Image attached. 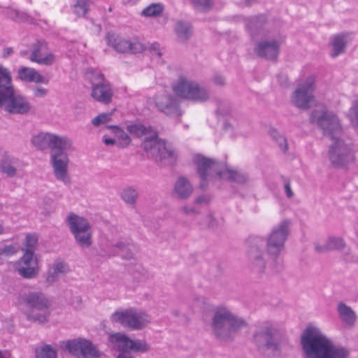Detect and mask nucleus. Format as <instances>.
I'll list each match as a JSON object with an SVG mask.
<instances>
[{"label": "nucleus", "mask_w": 358, "mask_h": 358, "mask_svg": "<svg viewBox=\"0 0 358 358\" xmlns=\"http://www.w3.org/2000/svg\"><path fill=\"white\" fill-rule=\"evenodd\" d=\"M301 344L303 358H347L349 352L336 347L318 328L308 327L302 334Z\"/></svg>", "instance_id": "nucleus-4"}, {"label": "nucleus", "mask_w": 358, "mask_h": 358, "mask_svg": "<svg viewBox=\"0 0 358 358\" xmlns=\"http://www.w3.org/2000/svg\"><path fill=\"white\" fill-rule=\"evenodd\" d=\"M315 77L308 76L305 80L300 82L292 95L293 105L299 108L308 109L314 100Z\"/></svg>", "instance_id": "nucleus-14"}, {"label": "nucleus", "mask_w": 358, "mask_h": 358, "mask_svg": "<svg viewBox=\"0 0 358 358\" xmlns=\"http://www.w3.org/2000/svg\"><path fill=\"white\" fill-rule=\"evenodd\" d=\"M31 143L41 150L50 148V162L54 176L64 185H70L71 180L69 173L70 159L68 152L74 150L72 140L66 136L39 132L32 136Z\"/></svg>", "instance_id": "nucleus-3"}, {"label": "nucleus", "mask_w": 358, "mask_h": 358, "mask_svg": "<svg viewBox=\"0 0 358 358\" xmlns=\"http://www.w3.org/2000/svg\"><path fill=\"white\" fill-rule=\"evenodd\" d=\"M38 239L36 236L34 234H27L24 240V248H22L24 252L34 253L35 249L37 246Z\"/></svg>", "instance_id": "nucleus-40"}, {"label": "nucleus", "mask_w": 358, "mask_h": 358, "mask_svg": "<svg viewBox=\"0 0 358 358\" xmlns=\"http://www.w3.org/2000/svg\"><path fill=\"white\" fill-rule=\"evenodd\" d=\"M182 211L187 215H193L196 213V210L193 207L184 206L182 208Z\"/></svg>", "instance_id": "nucleus-57"}, {"label": "nucleus", "mask_w": 358, "mask_h": 358, "mask_svg": "<svg viewBox=\"0 0 358 358\" xmlns=\"http://www.w3.org/2000/svg\"><path fill=\"white\" fill-rule=\"evenodd\" d=\"M48 90L42 87H37L34 91V95L38 98H43L46 96Z\"/></svg>", "instance_id": "nucleus-52"}, {"label": "nucleus", "mask_w": 358, "mask_h": 358, "mask_svg": "<svg viewBox=\"0 0 358 358\" xmlns=\"http://www.w3.org/2000/svg\"><path fill=\"white\" fill-rule=\"evenodd\" d=\"M150 50L153 56L156 55L158 57H160L162 55L161 50L159 48V45L157 43H152L150 45Z\"/></svg>", "instance_id": "nucleus-51"}, {"label": "nucleus", "mask_w": 358, "mask_h": 358, "mask_svg": "<svg viewBox=\"0 0 358 358\" xmlns=\"http://www.w3.org/2000/svg\"><path fill=\"white\" fill-rule=\"evenodd\" d=\"M192 309L194 311H205L210 308L209 300L203 296H196L192 301Z\"/></svg>", "instance_id": "nucleus-37"}, {"label": "nucleus", "mask_w": 358, "mask_h": 358, "mask_svg": "<svg viewBox=\"0 0 358 358\" xmlns=\"http://www.w3.org/2000/svg\"><path fill=\"white\" fill-rule=\"evenodd\" d=\"M13 85L11 72L8 69L0 64V93Z\"/></svg>", "instance_id": "nucleus-32"}, {"label": "nucleus", "mask_w": 358, "mask_h": 358, "mask_svg": "<svg viewBox=\"0 0 358 358\" xmlns=\"http://www.w3.org/2000/svg\"><path fill=\"white\" fill-rule=\"evenodd\" d=\"M111 116L112 113H101L92 120V123L94 126L99 127L102 124L109 122L111 120Z\"/></svg>", "instance_id": "nucleus-46"}, {"label": "nucleus", "mask_w": 358, "mask_h": 358, "mask_svg": "<svg viewBox=\"0 0 358 358\" xmlns=\"http://www.w3.org/2000/svg\"><path fill=\"white\" fill-rule=\"evenodd\" d=\"M338 311L341 320L348 325L352 326L356 321L355 313L352 308L343 303L338 305Z\"/></svg>", "instance_id": "nucleus-28"}, {"label": "nucleus", "mask_w": 358, "mask_h": 358, "mask_svg": "<svg viewBox=\"0 0 358 358\" xmlns=\"http://www.w3.org/2000/svg\"><path fill=\"white\" fill-rule=\"evenodd\" d=\"M150 349V347L145 341L131 338L129 352L144 353L148 352Z\"/></svg>", "instance_id": "nucleus-36"}, {"label": "nucleus", "mask_w": 358, "mask_h": 358, "mask_svg": "<svg viewBox=\"0 0 358 358\" xmlns=\"http://www.w3.org/2000/svg\"><path fill=\"white\" fill-rule=\"evenodd\" d=\"M348 117L353 127L358 133V101L353 103L348 112Z\"/></svg>", "instance_id": "nucleus-45"}, {"label": "nucleus", "mask_w": 358, "mask_h": 358, "mask_svg": "<svg viewBox=\"0 0 358 358\" xmlns=\"http://www.w3.org/2000/svg\"><path fill=\"white\" fill-rule=\"evenodd\" d=\"M172 89L179 98L192 102H206L210 97L207 87L185 76H180L173 83Z\"/></svg>", "instance_id": "nucleus-8"}, {"label": "nucleus", "mask_w": 358, "mask_h": 358, "mask_svg": "<svg viewBox=\"0 0 358 358\" xmlns=\"http://www.w3.org/2000/svg\"><path fill=\"white\" fill-rule=\"evenodd\" d=\"M210 198L207 195H201L195 199L196 204H206L209 202Z\"/></svg>", "instance_id": "nucleus-53"}, {"label": "nucleus", "mask_w": 358, "mask_h": 358, "mask_svg": "<svg viewBox=\"0 0 358 358\" xmlns=\"http://www.w3.org/2000/svg\"><path fill=\"white\" fill-rule=\"evenodd\" d=\"M17 78L26 83L36 84L45 83V78L34 68L22 66L17 71Z\"/></svg>", "instance_id": "nucleus-24"}, {"label": "nucleus", "mask_w": 358, "mask_h": 358, "mask_svg": "<svg viewBox=\"0 0 358 358\" xmlns=\"http://www.w3.org/2000/svg\"><path fill=\"white\" fill-rule=\"evenodd\" d=\"M110 319L123 327L134 331L145 329L151 321L150 316L146 312L134 308L116 311L111 315Z\"/></svg>", "instance_id": "nucleus-12"}, {"label": "nucleus", "mask_w": 358, "mask_h": 358, "mask_svg": "<svg viewBox=\"0 0 358 358\" xmlns=\"http://www.w3.org/2000/svg\"><path fill=\"white\" fill-rule=\"evenodd\" d=\"M269 134L271 138L278 143L281 150L286 152L287 150V143L285 138L275 129H271Z\"/></svg>", "instance_id": "nucleus-42"}, {"label": "nucleus", "mask_w": 358, "mask_h": 358, "mask_svg": "<svg viewBox=\"0 0 358 358\" xmlns=\"http://www.w3.org/2000/svg\"><path fill=\"white\" fill-rule=\"evenodd\" d=\"M178 37L181 40H187L192 34L191 26L189 23L178 22L175 27Z\"/></svg>", "instance_id": "nucleus-35"}, {"label": "nucleus", "mask_w": 358, "mask_h": 358, "mask_svg": "<svg viewBox=\"0 0 358 358\" xmlns=\"http://www.w3.org/2000/svg\"><path fill=\"white\" fill-rule=\"evenodd\" d=\"M19 251V248L16 245H4L0 248V262H3L6 259L16 255Z\"/></svg>", "instance_id": "nucleus-39"}, {"label": "nucleus", "mask_w": 358, "mask_h": 358, "mask_svg": "<svg viewBox=\"0 0 358 358\" xmlns=\"http://www.w3.org/2000/svg\"><path fill=\"white\" fill-rule=\"evenodd\" d=\"M117 358H133L129 354H120Z\"/></svg>", "instance_id": "nucleus-60"}, {"label": "nucleus", "mask_w": 358, "mask_h": 358, "mask_svg": "<svg viewBox=\"0 0 358 358\" xmlns=\"http://www.w3.org/2000/svg\"><path fill=\"white\" fill-rule=\"evenodd\" d=\"M107 43L120 52L138 53L145 50L143 43L136 39L127 40L115 34H108Z\"/></svg>", "instance_id": "nucleus-17"}, {"label": "nucleus", "mask_w": 358, "mask_h": 358, "mask_svg": "<svg viewBox=\"0 0 358 358\" xmlns=\"http://www.w3.org/2000/svg\"><path fill=\"white\" fill-rule=\"evenodd\" d=\"M193 162L201 178V187H205L208 182L217 179L230 180L238 183L244 184L248 180L247 175L237 172L211 158L200 154L194 155Z\"/></svg>", "instance_id": "nucleus-6"}, {"label": "nucleus", "mask_w": 358, "mask_h": 358, "mask_svg": "<svg viewBox=\"0 0 358 358\" xmlns=\"http://www.w3.org/2000/svg\"><path fill=\"white\" fill-rule=\"evenodd\" d=\"M109 341L113 348L121 352L120 354H128L129 352L131 338L124 334L115 333L109 336Z\"/></svg>", "instance_id": "nucleus-26"}, {"label": "nucleus", "mask_w": 358, "mask_h": 358, "mask_svg": "<svg viewBox=\"0 0 358 358\" xmlns=\"http://www.w3.org/2000/svg\"><path fill=\"white\" fill-rule=\"evenodd\" d=\"M13 52V49L11 48H7L3 50V56L4 57H8Z\"/></svg>", "instance_id": "nucleus-59"}, {"label": "nucleus", "mask_w": 358, "mask_h": 358, "mask_svg": "<svg viewBox=\"0 0 358 358\" xmlns=\"http://www.w3.org/2000/svg\"><path fill=\"white\" fill-rule=\"evenodd\" d=\"M327 241L323 245L316 244L315 246V248L317 252H326L329 250V248H327Z\"/></svg>", "instance_id": "nucleus-54"}, {"label": "nucleus", "mask_w": 358, "mask_h": 358, "mask_svg": "<svg viewBox=\"0 0 358 358\" xmlns=\"http://www.w3.org/2000/svg\"><path fill=\"white\" fill-rule=\"evenodd\" d=\"M132 246L122 241H117L111 243V248L115 254L121 255L124 259L133 257Z\"/></svg>", "instance_id": "nucleus-29"}, {"label": "nucleus", "mask_w": 358, "mask_h": 358, "mask_svg": "<svg viewBox=\"0 0 358 358\" xmlns=\"http://www.w3.org/2000/svg\"><path fill=\"white\" fill-rule=\"evenodd\" d=\"M0 109L9 115H27L33 110L27 97L18 93L14 85L0 93Z\"/></svg>", "instance_id": "nucleus-11"}, {"label": "nucleus", "mask_w": 358, "mask_h": 358, "mask_svg": "<svg viewBox=\"0 0 358 358\" xmlns=\"http://www.w3.org/2000/svg\"><path fill=\"white\" fill-rule=\"evenodd\" d=\"M310 121L322 129L324 135L332 141L329 150V159L334 166H345L354 160L351 145L341 137L342 127L333 112L324 108L315 110L311 113Z\"/></svg>", "instance_id": "nucleus-2"}, {"label": "nucleus", "mask_w": 358, "mask_h": 358, "mask_svg": "<svg viewBox=\"0 0 358 358\" xmlns=\"http://www.w3.org/2000/svg\"><path fill=\"white\" fill-rule=\"evenodd\" d=\"M19 302L25 303L30 310L26 313L28 320L45 323L50 314V303L46 296L40 292H30L19 296Z\"/></svg>", "instance_id": "nucleus-10"}, {"label": "nucleus", "mask_w": 358, "mask_h": 358, "mask_svg": "<svg viewBox=\"0 0 358 358\" xmlns=\"http://www.w3.org/2000/svg\"><path fill=\"white\" fill-rule=\"evenodd\" d=\"M206 222L207 225L211 228H215L220 224V222L214 217V216L211 214H209L206 216Z\"/></svg>", "instance_id": "nucleus-50"}, {"label": "nucleus", "mask_w": 358, "mask_h": 358, "mask_svg": "<svg viewBox=\"0 0 358 358\" xmlns=\"http://www.w3.org/2000/svg\"><path fill=\"white\" fill-rule=\"evenodd\" d=\"M29 59L41 65L50 66L55 63L56 57L49 51L45 41H38L33 45Z\"/></svg>", "instance_id": "nucleus-19"}, {"label": "nucleus", "mask_w": 358, "mask_h": 358, "mask_svg": "<svg viewBox=\"0 0 358 358\" xmlns=\"http://www.w3.org/2000/svg\"><path fill=\"white\" fill-rule=\"evenodd\" d=\"M120 198L126 204L134 206L138 198V190L132 186L127 187L122 190Z\"/></svg>", "instance_id": "nucleus-30"}, {"label": "nucleus", "mask_w": 358, "mask_h": 358, "mask_svg": "<svg viewBox=\"0 0 358 358\" xmlns=\"http://www.w3.org/2000/svg\"><path fill=\"white\" fill-rule=\"evenodd\" d=\"M86 78L90 82L92 87L96 83H100L106 80L100 71L94 69H89L86 73Z\"/></svg>", "instance_id": "nucleus-41"}, {"label": "nucleus", "mask_w": 358, "mask_h": 358, "mask_svg": "<svg viewBox=\"0 0 358 358\" xmlns=\"http://www.w3.org/2000/svg\"><path fill=\"white\" fill-rule=\"evenodd\" d=\"M69 271V266L64 261L56 259L48 268L45 281L51 285L58 280L59 275L67 273Z\"/></svg>", "instance_id": "nucleus-21"}, {"label": "nucleus", "mask_w": 358, "mask_h": 358, "mask_svg": "<svg viewBox=\"0 0 358 358\" xmlns=\"http://www.w3.org/2000/svg\"><path fill=\"white\" fill-rule=\"evenodd\" d=\"M327 241V247L329 248V250H342L345 246V243L343 238L339 237H329Z\"/></svg>", "instance_id": "nucleus-44"}, {"label": "nucleus", "mask_w": 358, "mask_h": 358, "mask_svg": "<svg viewBox=\"0 0 358 358\" xmlns=\"http://www.w3.org/2000/svg\"><path fill=\"white\" fill-rule=\"evenodd\" d=\"M193 192V186L189 180L185 177H180L176 181L173 195L179 199H186L189 198Z\"/></svg>", "instance_id": "nucleus-22"}, {"label": "nucleus", "mask_w": 358, "mask_h": 358, "mask_svg": "<svg viewBox=\"0 0 358 358\" xmlns=\"http://www.w3.org/2000/svg\"><path fill=\"white\" fill-rule=\"evenodd\" d=\"M260 17H255L253 18L252 20H251V24L255 25L256 23L257 22V20L259 19Z\"/></svg>", "instance_id": "nucleus-61"}, {"label": "nucleus", "mask_w": 358, "mask_h": 358, "mask_svg": "<svg viewBox=\"0 0 358 358\" xmlns=\"http://www.w3.org/2000/svg\"><path fill=\"white\" fill-rule=\"evenodd\" d=\"M289 226L290 221L285 220L272 228L266 240L260 236L248 238V264L253 273H266L281 265Z\"/></svg>", "instance_id": "nucleus-1"}, {"label": "nucleus", "mask_w": 358, "mask_h": 358, "mask_svg": "<svg viewBox=\"0 0 358 358\" xmlns=\"http://www.w3.org/2000/svg\"><path fill=\"white\" fill-rule=\"evenodd\" d=\"M91 96L95 101L108 104L112 101L113 90L108 81L105 80L92 87Z\"/></svg>", "instance_id": "nucleus-20"}, {"label": "nucleus", "mask_w": 358, "mask_h": 358, "mask_svg": "<svg viewBox=\"0 0 358 358\" xmlns=\"http://www.w3.org/2000/svg\"><path fill=\"white\" fill-rule=\"evenodd\" d=\"M224 127L226 131H231L234 129L238 130L240 127V125L238 122H237L234 119L231 118L227 120L224 122Z\"/></svg>", "instance_id": "nucleus-49"}, {"label": "nucleus", "mask_w": 358, "mask_h": 358, "mask_svg": "<svg viewBox=\"0 0 358 358\" xmlns=\"http://www.w3.org/2000/svg\"><path fill=\"white\" fill-rule=\"evenodd\" d=\"M127 130L131 134L138 137H144L143 149L150 152L157 160L164 165L173 164L178 157V152L171 144L159 139L156 133L150 128H147L141 124H133L127 126Z\"/></svg>", "instance_id": "nucleus-5"}, {"label": "nucleus", "mask_w": 358, "mask_h": 358, "mask_svg": "<svg viewBox=\"0 0 358 358\" xmlns=\"http://www.w3.org/2000/svg\"><path fill=\"white\" fill-rule=\"evenodd\" d=\"M66 222L72 234L91 227L87 219L74 213H70L67 215Z\"/></svg>", "instance_id": "nucleus-23"}, {"label": "nucleus", "mask_w": 358, "mask_h": 358, "mask_svg": "<svg viewBox=\"0 0 358 358\" xmlns=\"http://www.w3.org/2000/svg\"><path fill=\"white\" fill-rule=\"evenodd\" d=\"M194 6L199 10H208L212 3V0H192Z\"/></svg>", "instance_id": "nucleus-48"}, {"label": "nucleus", "mask_w": 358, "mask_h": 358, "mask_svg": "<svg viewBox=\"0 0 358 358\" xmlns=\"http://www.w3.org/2000/svg\"><path fill=\"white\" fill-rule=\"evenodd\" d=\"M15 268L22 278H34L39 272L38 259L34 253L24 252L22 257L15 262Z\"/></svg>", "instance_id": "nucleus-16"}, {"label": "nucleus", "mask_w": 358, "mask_h": 358, "mask_svg": "<svg viewBox=\"0 0 358 358\" xmlns=\"http://www.w3.org/2000/svg\"><path fill=\"white\" fill-rule=\"evenodd\" d=\"M36 358H57V350L50 345L44 344L35 351Z\"/></svg>", "instance_id": "nucleus-34"}, {"label": "nucleus", "mask_w": 358, "mask_h": 358, "mask_svg": "<svg viewBox=\"0 0 358 358\" xmlns=\"http://www.w3.org/2000/svg\"><path fill=\"white\" fill-rule=\"evenodd\" d=\"M16 159L15 158L5 157L1 163V171L8 177H14L16 175Z\"/></svg>", "instance_id": "nucleus-33"}, {"label": "nucleus", "mask_w": 358, "mask_h": 358, "mask_svg": "<svg viewBox=\"0 0 358 358\" xmlns=\"http://www.w3.org/2000/svg\"><path fill=\"white\" fill-rule=\"evenodd\" d=\"M62 347L77 358H99L100 351L89 340L78 338L62 343Z\"/></svg>", "instance_id": "nucleus-15"}, {"label": "nucleus", "mask_w": 358, "mask_h": 358, "mask_svg": "<svg viewBox=\"0 0 358 358\" xmlns=\"http://www.w3.org/2000/svg\"><path fill=\"white\" fill-rule=\"evenodd\" d=\"M103 142L106 145H117L116 140L115 138H108L106 136H103Z\"/></svg>", "instance_id": "nucleus-55"}, {"label": "nucleus", "mask_w": 358, "mask_h": 358, "mask_svg": "<svg viewBox=\"0 0 358 358\" xmlns=\"http://www.w3.org/2000/svg\"><path fill=\"white\" fill-rule=\"evenodd\" d=\"M285 192L288 198H292L294 194L291 189L289 182H286L285 184Z\"/></svg>", "instance_id": "nucleus-56"}, {"label": "nucleus", "mask_w": 358, "mask_h": 358, "mask_svg": "<svg viewBox=\"0 0 358 358\" xmlns=\"http://www.w3.org/2000/svg\"><path fill=\"white\" fill-rule=\"evenodd\" d=\"M76 243L83 248H88L92 244V227L73 234Z\"/></svg>", "instance_id": "nucleus-27"}, {"label": "nucleus", "mask_w": 358, "mask_h": 358, "mask_svg": "<svg viewBox=\"0 0 358 358\" xmlns=\"http://www.w3.org/2000/svg\"><path fill=\"white\" fill-rule=\"evenodd\" d=\"M88 0H78L73 6V13L78 17H83L88 10Z\"/></svg>", "instance_id": "nucleus-43"}, {"label": "nucleus", "mask_w": 358, "mask_h": 358, "mask_svg": "<svg viewBox=\"0 0 358 358\" xmlns=\"http://www.w3.org/2000/svg\"><path fill=\"white\" fill-rule=\"evenodd\" d=\"M115 136L117 145L120 148H126L131 143L130 137L120 127L117 126H108Z\"/></svg>", "instance_id": "nucleus-31"}, {"label": "nucleus", "mask_w": 358, "mask_h": 358, "mask_svg": "<svg viewBox=\"0 0 358 358\" xmlns=\"http://www.w3.org/2000/svg\"><path fill=\"white\" fill-rule=\"evenodd\" d=\"M351 41L348 33H341L334 36L331 38L332 57H336L345 52L347 44Z\"/></svg>", "instance_id": "nucleus-25"}, {"label": "nucleus", "mask_w": 358, "mask_h": 358, "mask_svg": "<svg viewBox=\"0 0 358 358\" xmlns=\"http://www.w3.org/2000/svg\"><path fill=\"white\" fill-rule=\"evenodd\" d=\"M283 41V36L280 33H268L257 43L255 52L261 57L275 59L279 54Z\"/></svg>", "instance_id": "nucleus-13"}, {"label": "nucleus", "mask_w": 358, "mask_h": 358, "mask_svg": "<svg viewBox=\"0 0 358 358\" xmlns=\"http://www.w3.org/2000/svg\"><path fill=\"white\" fill-rule=\"evenodd\" d=\"M163 10L164 6L162 3H151L142 10L141 14L146 17H155L161 14Z\"/></svg>", "instance_id": "nucleus-38"}, {"label": "nucleus", "mask_w": 358, "mask_h": 358, "mask_svg": "<svg viewBox=\"0 0 358 358\" xmlns=\"http://www.w3.org/2000/svg\"><path fill=\"white\" fill-rule=\"evenodd\" d=\"M254 341L260 350L278 352L281 344L285 341V334L275 324L266 322L255 332Z\"/></svg>", "instance_id": "nucleus-9"}, {"label": "nucleus", "mask_w": 358, "mask_h": 358, "mask_svg": "<svg viewBox=\"0 0 358 358\" xmlns=\"http://www.w3.org/2000/svg\"><path fill=\"white\" fill-rule=\"evenodd\" d=\"M155 103L157 109L166 115L178 117L182 115L178 99L171 94L157 95L155 97Z\"/></svg>", "instance_id": "nucleus-18"}, {"label": "nucleus", "mask_w": 358, "mask_h": 358, "mask_svg": "<svg viewBox=\"0 0 358 358\" xmlns=\"http://www.w3.org/2000/svg\"><path fill=\"white\" fill-rule=\"evenodd\" d=\"M8 15L10 18L13 20L19 21V22H25L28 19V16L27 14L22 12H20L15 9H11L8 11Z\"/></svg>", "instance_id": "nucleus-47"}, {"label": "nucleus", "mask_w": 358, "mask_h": 358, "mask_svg": "<svg viewBox=\"0 0 358 358\" xmlns=\"http://www.w3.org/2000/svg\"><path fill=\"white\" fill-rule=\"evenodd\" d=\"M247 327L246 321L234 314L225 306L214 308L211 319L213 334L220 340L229 341L243 328Z\"/></svg>", "instance_id": "nucleus-7"}, {"label": "nucleus", "mask_w": 358, "mask_h": 358, "mask_svg": "<svg viewBox=\"0 0 358 358\" xmlns=\"http://www.w3.org/2000/svg\"><path fill=\"white\" fill-rule=\"evenodd\" d=\"M214 82L219 85H223L225 83V79L222 76H215L214 77Z\"/></svg>", "instance_id": "nucleus-58"}, {"label": "nucleus", "mask_w": 358, "mask_h": 358, "mask_svg": "<svg viewBox=\"0 0 358 358\" xmlns=\"http://www.w3.org/2000/svg\"><path fill=\"white\" fill-rule=\"evenodd\" d=\"M4 234V228L2 224H0V235Z\"/></svg>", "instance_id": "nucleus-62"}]
</instances>
